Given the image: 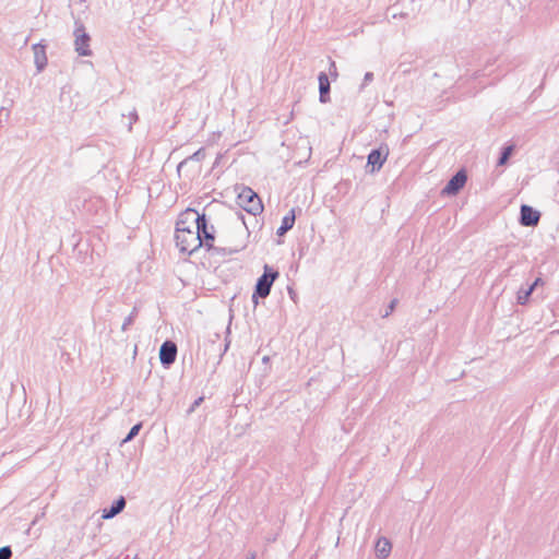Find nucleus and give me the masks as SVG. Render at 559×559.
<instances>
[{"instance_id":"nucleus-1","label":"nucleus","mask_w":559,"mask_h":559,"mask_svg":"<svg viewBox=\"0 0 559 559\" xmlns=\"http://www.w3.org/2000/svg\"><path fill=\"white\" fill-rule=\"evenodd\" d=\"M188 216H185V221L188 225H195L197 231L202 241V247L212 254L226 255L240 251L242 246H234L229 248L214 246L215 240V228L213 225H209L205 214H200L197 210L190 211Z\"/></svg>"},{"instance_id":"nucleus-2","label":"nucleus","mask_w":559,"mask_h":559,"mask_svg":"<svg viewBox=\"0 0 559 559\" xmlns=\"http://www.w3.org/2000/svg\"><path fill=\"white\" fill-rule=\"evenodd\" d=\"M190 211H194V209H187L180 213L175 230V242L176 247L179 249L181 253L192 254L199 248L202 247V241L200 240V236L197 231L195 225H188L186 222L183 223L185 216Z\"/></svg>"},{"instance_id":"nucleus-3","label":"nucleus","mask_w":559,"mask_h":559,"mask_svg":"<svg viewBox=\"0 0 559 559\" xmlns=\"http://www.w3.org/2000/svg\"><path fill=\"white\" fill-rule=\"evenodd\" d=\"M278 276V271L267 264L264 265L263 274L258 278L252 294V301L254 305H258L259 298H266L270 295L273 283Z\"/></svg>"},{"instance_id":"nucleus-4","label":"nucleus","mask_w":559,"mask_h":559,"mask_svg":"<svg viewBox=\"0 0 559 559\" xmlns=\"http://www.w3.org/2000/svg\"><path fill=\"white\" fill-rule=\"evenodd\" d=\"M238 203L245 211L252 215H259L263 212V204L260 197L249 187L241 189L238 194Z\"/></svg>"},{"instance_id":"nucleus-5","label":"nucleus","mask_w":559,"mask_h":559,"mask_svg":"<svg viewBox=\"0 0 559 559\" xmlns=\"http://www.w3.org/2000/svg\"><path fill=\"white\" fill-rule=\"evenodd\" d=\"M74 32L73 35L75 37L74 39V47L75 51L79 53V56L88 57L92 56V50L90 48L91 43V36L85 29L84 24L76 20L74 23Z\"/></svg>"},{"instance_id":"nucleus-6","label":"nucleus","mask_w":559,"mask_h":559,"mask_svg":"<svg viewBox=\"0 0 559 559\" xmlns=\"http://www.w3.org/2000/svg\"><path fill=\"white\" fill-rule=\"evenodd\" d=\"M467 181V175L464 169H460L452 178L448 181L445 187L442 189V195H456L460 190L465 186Z\"/></svg>"},{"instance_id":"nucleus-7","label":"nucleus","mask_w":559,"mask_h":559,"mask_svg":"<svg viewBox=\"0 0 559 559\" xmlns=\"http://www.w3.org/2000/svg\"><path fill=\"white\" fill-rule=\"evenodd\" d=\"M389 155V150L386 146L379 147L372 150L368 154V160H367V167L371 166L370 173H376L381 169L382 165L384 164L386 157Z\"/></svg>"},{"instance_id":"nucleus-8","label":"nucleus","mask_w":559,"mask_h":559,"mask_svg":"<svg viewBox=\"0 0 559 559\" xmlns=\"http://www.w3.org/2000/svg\"><path fill=\"white\" fill-rule=\"evenodd\" d=\"M540 213L530 205L523 204L520 210V224L524 227H535L539 223Z\"/></svg>"},{"instance_id":"nucleus-9","label":"nucleus","mask_w":559,"mask_h":559,"mask_svg":"<svg viewBox=\"0 0 559 559\" xmlns=\"http://www.w3.org/2000/svg\"><path fill=\"white\" fill-rule=\"evenodd\" d=\"M177 358V345L171 341H165L159 348L160 364L168 368Z\"/></svg>"},{"instance_id":"nucleus-10","label":"nucleus","mask_w":559,"mask_h":559,"mask_svg":"<svg viewBox=\"0 0 559 559\" xmlns=\"http://www.w3.org/2000/svg\"><path fill=\"white\" fill-rule=\"evenodd\" d=\"M319 81V100L325 104L330 99V81L325 72H320Z\"/></svg>"},{"instance_id":"nucleus-11","label":"nucleus","mask_w":559,"mask_h":559,"mask_svg":"<svg viewBox=\"0 0 559 559\" xmlns=\"http://www.w3.org/2000/svg\"><path fill=\"white\" fill-rule=\"evenodd\" d=\"M34 61L38 72H41L47 66L46 47L40 44L33 45Z\"/></svg>"},{"instance_id":"nucleus-12","label":"nucleus","mask_w":559,"mask_h":559,"mask_svg":"<svg viewBox=\"0 0 559 559\" xmlns=\"http://www.w3.org/2000/svg\"><path fill=\"white\" fill-rule=\"evenodd\" d=\"M126 499L124 497H119L117 500H115L110 508L109 509H104L103 510V515L102 518L103 519H112L115 518L117 514H119L120 512L123 511V509L126 508Z\"/></svg>"},{"instance_id":"nucleus-13","label":"nucleus","mask_w":559,"mask_h":559,"mask_svg":"<svg viewBox=\"0 0 559 559\" xmlns=\"http://www.w3.org/2000/svg\"><path fill=\"white\" fill-rule=\"evenodd\" d=\"M296 221L295 209H292L288 214H286L283 219L281 226L277 228L276 234L278 236H284L288 230L294 227Z\"/></svg>"},{"instance_id":"nucleus-14","label":"nucleus","mask_w":559,"mask_h":559,"mask_svg":"<svg viewBox=\"0 0 559 559\" xmlns=\"http://www.w3.org/2000/svg\"><path fill=\"white\" fill-rule=\"evenodd\" d=\"M205 158V151L203 147L199 148L197 152H194L192 155L185 158L182 162H180L177 166V171L179 176L181 175V171L191 163V162H202Z\"/></svg>"},{"instance_id":"nucleus-15","label":"nucleus","mask_w":559,"mask_h":559,"mask_svg":"<svg viewBox=\"0 0 559 559\" xmlns=\"http://www.w3.org/2000/svg\"><path fill=\"white\" fill-rule=\"evenodd\" d=\"M392 549V545L390 540L385 537H381L378 539L376 544V552L379 558L385 559Z\"/></svg>"},{"instance_id":"nucleus-16","label":"nucleus","mask_w":559,"mask_h":559,"mask_svg":"<svg viewBox=\"0 0 559 559\" xmlns=\"http://www.w3.org/2000/svg\"><path fill=\"white\" fill-rule=\"evenodd\" d=\"M514 150H515L514 144L504 146L500 153L499 158H498L497 166H504L508 163L509 158L512 156Z\"/></svg>"},{"instance_id":"nucleus-17","label":"nucleus","mask_w":559,"mask_h":559,"mask_svg":"<svg viewBox=\"0 0 559 559\" xmlns=\"http://www.w3.org/2000/svg\"><path fill=\"white\" fill-rule=\"evenodd\" d=\"M403 3H395L392 7L388 9V13L393 17H406L408 16V13L403 11L402 8Z\"/></svg>"},{"instance_id":"nucleus-18","label":"nucleus","mask_w":559,"mask_h":559,"mask_svg":"<svg viewBox=\"0 0 559 559\" xmlns=\"http://www.w3.org/2000/svg\"><path fill=\"white\" fill-rule=\"evenodd\" d=\"M138 309L134 307L131 313L124 319L121 330L127 331L128 328L134 322V319L136 318Z\"/></svg>"},{"instance_id":"nucleus-19","label":"nucleus","mask_w":559,"mask_h":559,"mask_svg":"<svg viewBox=\"0 0 559 559\" xmlns=\"http://www.w3.org/2000/svg\"><path fill=\"white\" fill-rule=\"evenodd\" d=\"M530 297V290H526L525 288H520L516 296L518 304L525 305L528 301Z\"/></svg>"},{"instance_id":"nucleus-20","label":"nucleus","mask_w":559,"mask_h":559,"mask_svg":"<svg viewBox=\"0 0 559 559\" xmlns=\"http://www.w3.org/2000/svg\"><path fill=\"white\" fill-rule=\"evenodd\" d=\"M141 428H142V424L141 423L134 425L130 429V431L128 432L127 437L122 440V443L131 441L135 436H138V433L140 432Z\"/></svg>"},{"instance_id":"nucleus-21","label":"nucleus","mask_w":559,"mask_h":559,"mask_svg":"<svg viewBox=\"0 0 559 559\" xmlns=\"http://www.w3.org/2000/svg\"><path fill=\"white\" fill-rule=\"evenodd\" d=\"M397 305V299H392L384 312V314H382V318H388L395 309Z\"/></svg>"},{"instance_id":"nucleus-22","label":"nucleus","mask_w":559,"mask_h":559,"mask_svg":"<svg viewBox=\"0 0 559 559\" xmlns=\"http://www.w3.org/2000/svg\"><path fill=\"white\" fill-rule=\"evenodd\" d=\"M12 550L10 546H2V559H10Z\"/></svg>"},{"instance_id":"nucleus-23","label":"nucleus","mask_w":559,"mask_h":559,"mask_svg":"<svg viewBox=\"0 0 559 559\" xmlns=\"http://www.w3.org/2000/svg\"><path fill=\"white\" fill-rule=\"evenodd\" d=\"M329 72L332 76L336 78L337 76V70H336V64H335V61L331 60L330 59V67H329Z\"/></svg>"},{"instance_id":"nucleus-24","label":"nucleus","mask_w":559,"mask_h":559,"mask_svg":"<svg viewBox=\"0 0 559 559\" xmlns=\"http://www.w3.org/2000/svg\"><path fill=\"white\" fill-rule=\"evenodd\" d=\"M373 80V73L372 72H367L364 76V83L361 85L360 88H364L365 85H367L369 82H371Z\"/></svg>"},{"instance_id":"nucleus-25","label":"nucleus","mask_w":559,"mask_h":559,"mask_svg":"<svg viewBox=\"0 0 559 559\" xmlns=\"http://www.w3.org/2000/svg\"><path fill=\"white\" fill-rule=\"evenodd\" d=\"M130 118H131V122H130V127L132 126L133 122H136L138 121V114L135 110H133L131 114H130Z\"/></svg>"},{"instance_id":"nucleus-26","label":"nucleus","mask_w":559,"mask_h":559,"mask_svg":"<svg viewBox=\"0 0 559 559\" xmlns=\"http://www.w3.org/2000/svg\"><path fill=\"white\" fill-rule=\"evenodd\" d=\"M202 401H203V397H199L198 400H195L194 403L192 404L190 411H193L197 406H199Z\"/></svg>"},{"instance_id":"nucleus-27","label":"nucleus","mask_w":559,"mask_h":559,"mask_svg":"<svg viewBox=\"0 0 559 559\" xmlns=\"http://www.w3.org/2000/svg\"><path fill=\"white\" fill-rule=\"evenodd\" d=\"M533 284L537 287V286H539V285H543V284H544V282H543V280H542L540 277H537V278L533 282Z\"/></svg>"},{"instance_id":"nucleus-28","label":"nucleus","mask_w":559,"mask_h":559,"mask_svg":"<svg viewBox=\"0 0 559 559\" xmlns=\"http://www.w3.org/2000/svg\"><path fill=\"white\" fill-rule=\"evenodd\" d=\"M536 286L532 283L527 288H525L526 290H530V294L532 295L533 292L535 290Z\"/></svg>"},{"instance_id":"nucleus-29","label":"nucleus","mask_w":559,"mask_h":559,"mask_svg":"<svg viewBox=\"0 0 559 559\" xmlns=\"http://www.w3.org/2000/svg\"><path fill=\"white\" fill-rule=\"evenodd\" d=\"M246 559H255V555L254 554H251L250 556H248Z\"/></svg>"},{"instance_id":"nucleus-30","label":"nucleus","mask_w":559,"mask_h":559,"mask_svg":"<svg viewBox=\"0 0 559 559\" xmlns=\"http://www.w3.org/2000/svg\"><path fill=\"white\" fill-rule=\"evenodd\" d=\"M290 298H294V293L292 289H289Z\"/></svg>"},{"instance_id":"nucleus-31","label":"nucleus","mask_w":559,"mask_h":559,"mask_svg":"<svg viewBox=\"0 0 559 559\" xmlns=\"http://www.w3.org/2000/svg\"><path fill=\"white\" fill-rule=\"evenodd\" d=\"M290 298H294V293L292 289H289Z\"/></svg>"},{"instance_id":"nucleus-32","label":"nucleus","mask_w":559,"mask_h":559,"mask_svg":"<svg viewBox=\"0 0 559 559\" xmlns=\"http://www.w3.org/2000/svg\"><path fill=\"white\" fill-rule=\"evenodd\" d=\"M267 360H269V357H267V356L263 357V361H264V362H265V361H267Z\"/></svg>"},{"instance_id":"nucleus-33","label":"nucleus","mask_w":559,"mask_h":559,"mask_svg":"<svg viewBox=\"0 0 559 559\" xmlns=\"http://www.w3.org/2000/svg\"><path fill=\"white\" fill-rule=\"evenodd\" d=\"M134 559H139L138 557H135Z\"/></svg>"}]
</instances>
